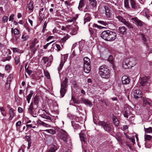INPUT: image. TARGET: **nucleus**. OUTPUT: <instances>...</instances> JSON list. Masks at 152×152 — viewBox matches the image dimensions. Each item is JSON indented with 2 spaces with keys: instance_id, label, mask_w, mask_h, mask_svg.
<instances>
[{
  "instance_id": "55",
  "label": "nucleus",
  "mask_w": 152,
  "mask_h": 152,
  "mask_svg": "<svg viewBox=\"0 0 152 152\" xmlns=\"http://www.w3.org/2000/svg\"><path fill=\"white\" fill-rule=\"evenodd\" d=\"M10 83L7 82L6 83L5 88L6 89H8L10 88Z\"/></svg>"
},
{
  "instance_id": "5",
  "label": "nucleus",
  "mask_w": 152,
  "mask_h": 152,
  "mask_svg": "<svg viewBox=\"0 0 152 152\" xmlns=\"http://www.w3.org/2000/svg\"><path fill=\"white\" fill-rule=\"evenodd\" d=\"M58 137L64 142H66L68 138L67 134L64 131L61 130L58 134Z\"/></svg>"
},
{
  "instance_id": "50",
  "label": "nucleus",
  "mask_w": 152,
  "mask_h": 152,
  "mask_svg": "<svg viewBox=\"0 0 152 152\" xmlns=\"http://www.w3.org/2000/svg\"><path fill=\"white\" fill-rule=\"evenodd\" d=\"M90 19L91 18L89 16L86 17V16L84 19V23H85L89 21Z\"/></svg>"
},
{
  "instance_id": "38",
  "label": "nucleus",
  "mask_w": 152,
  "mask_h": 152,
  "mask_svg": "<svg viewBox=\"0 0 152 152\" xmlns=\"http://www.w3.org/2000/svg\"><path fill=\"white\" fill-rule=\"evenodd\" d=\"M11 32L13 33L15 35L18 34L19 33V30L16 28H15L13 30V28H12Z\"/></svg>"
},
{
  "instance_id": "6",
  "label": "nucleus",
  "mask_w": 152,
  "mask_h": 152,
  "mask_svg": "<svg viewBox=\"0 0 152 152\" xmlns=\"http://www.w3.org/2000/svg\"><path fill=\"white\" fill-rule=\"evenodd\" d=\"M116 17L119 21L123 23L129 28H133V27L132 25L129 22L126 21L122 17L119 15H116Z\"/></svg>"
},
{
  "instance_id": "57",
  "label": "nucleus",
  "mask_w": 152,
  "mask_h": 152,
  "mask_svg": "<svg viewBox=\"0 0 152 152\" xmlns=\"http://www.w3.org/2000/svg\"><path fill=\"white\" fill-rule=\"evenodd\" d=\"M124 116L125 117H126V118H128L129 115V113H127V112L126 111H124Z\"/></svg>"
},
{
  "instance_id": "25",
  "label": "nucleus",
  "mask_w": 152,
  "mask_h": 152,
  "mask_svg": "<svg viewBox=\"0 0 152 152\" xmlns=\"http://www.w3.org/2000/svg\"><path fill=\"white\" fill-rule=\"evenodd\" d=\"M84 65H90V59L87 57L84 58Z\"/></svg>"
},
{
  "instance_id": "24",
  "label": "nucleus",
  "mask_w": 152,
  "mask_h": 152,
  "mask_svg": "<svg viewBox=\"0 0 152 152\" xmlns=\"http://www.w3.org/2000/svg\"><path fill=\"white\" fill-rule=\"evenodd\" d=\"M126 29L124 26L120 27L119 28V32L122 34H124L126 31Z\"/></svg>"
},
{
  "instance_id": "62",
  "label": "nucleus",
  "mask_w": 152,
  "mask_h": 152,
  "mask_svg": "<svg viewBox=\"0 0 152 152\" xmlns=\"http://www.w3.org/2000/svg\"><path fill=\"white\" fill-rule=\"evenodd\" d=\"M21 121H19L17 122L16 124V126L17 127L18 126H20L21 125Z\"/></svg>"
},
{
  "instance_id": "29",
  "label": "nucleus",
  "mask_w": 152,
  "mask_h": 152,
  "mask_svg": "<svg viewBox=\"0 0 152 152\" xmlns=\"http://www.w3.org/2000/svg\"><path fill=\"white\" fill-rule=\"evenodd\" d=\"M33 94V91H30V94H29L27 96V100L28 103L30 102V100L31 98L32 97V95Z\"/></svg>"
},
{
  "instance_id": "48",
  "label": "nucleus",
  "mask_w": 152,
  "mask_h": 152,
  "mask_svg": "<svg viewBox=\"0 0 152 152\" xmlns=\"http://www.w3.org/2000/svg\"><path fill=\"white\" fill-rule=\"evenodd\" d=\"M12 79V75H10L7 77L6 82L10 83Z\"/></svg>"
},
{
  "instance_id": "49",
  "label": "nucleus",
  "mask_w": 152,
  "mask_h": 152,
  "mask_svg": "<svg viewBox=\"0 0 152 152\" xmlns=\"http://www.w3.org/2000/svg\"><path fill=\"white\" fill-rule=\"evenodd\" d=\"M44 75L48 79H49L50 78V75L49 72L47 71H44Z\"/></svg>"
},
{
  "instance_id": "18",
  "label": "nucleus",
  "mask_w": 152,
  "mask_h": 152,
  "mask_svg": "<svg viewBox=\"0 0 152 152\" xmlns=\"http://www.w3.org/2000/svg\"><path fill=\"white\" fill-rule=\"evenodd\" d=\"M132 19L133 20L137 25L138 26H141L143 25L144 23L141 20H139L137 18L135 17L132 18Z\"/></svg>"
},
{
  "instance_id": "32",
  "label": "nucleus",
  "mask_w": 152,
  "mask_h": 152,
  "mask_svg": "<svg viewBox=\"0 0 152 152\" xmlns=\"http://www.w3.org/2000/svg\"><path fill=\"white\" fill-rule=\"evenodd\" d=\"M45 131L48 133L50 134H55L56 133L55 130L52 129H46L45 130Z\"/></svg>"
},
{
  "instance_id": "28",
  "label": "nucleus",
  "mask_w": 152,
  "mask_h": 152,
  "mask_svg": "<svg viewBox=\"0 0 152 152\" xmlns=\"http://www.w3.org/2000/svg\"><path fill=\"white\" fill-rule=\"evenodd\" d=\"M90 4L93 7H96V0H88Z\"/></svg>"
},
{
  "instance_id": "44",
  "label": "nucleus",
  "mask_w": 152,
  "mask_h": 152,
  "mask_svg": "<svg viewBox=\"0 0 152 152\" xmlns=\"http://www.w3.org/2000/svg\"><path fill=\"white\" fill-rule=\"evenodd\" d=\"M77 29L76 27L75 28L73 29L72 31L70 32L71 34L73 35H75L77 33Z\"/></svg>"
},
{
  "instance_id": "17",
  "label": "nucleus",
  "mask_w": 152,
  "mask_h": 152,
  "mask_svg": "<svg viewBox=\"0 0 152 152\" xmlns=\"http://www.w3.org/2000/svg\"><path fill=\"white\" fill-rule=\"evenodd\" d=\"M121 81L122 84L124 85H127L129 84L130 81L129 78L125 75L122 76Z\"/></svg>"
},
{
  "instance_id": "22",
  "label": "nucleus",
  "mask_w": 152,
  "mask_h": 152,
  "mask_svg": "<svg viewBox=\"0 0 152 152\" xmlns=\"http://www.w3.org/2000/svg\"><path fill=\"white\" fill-rule=\"evenodd\" d=\"M91 69L90 65H84V70L87 73L90 72Z\"/></svg>"
},
{
  "instance_id": "61",
  "label": "nucleus",
  "mask_w": 152,
  "mask_h": 152,
  "mask_svg": "<svg viewBox=\"0 0 152 152\" xmlns=\"http://www.w3.org/2000/svg\"><path fill=\"white\" fill-rule=\"evenodd\" d=\"M56 46L57 48V51H59L60 50L61 48V47L60 46V45H59L58 44H56Z\"/></svg>"
},
{
  "instance_id": "52",
  "label": "nucleus",
  "mask_w": 152,
  "mask_h": 152,
  "mask_svg": "<svg viewBox=\"0 0 152 152\" xmlns=\"http://www.w3.org/2000/svg\"><path fill=\"white\" fill-rule=\"evenodd\" d=\"M97 22L99 23L102 24V25H103L105 26H106L107 25H108V23H106L105 22H104L103 21L101 20H98L97 21Z\"/></svg>"
},
{
  "instance_id": "64",
  "label": "nucleus",
  "mask_w": 152,
  "mask_h": 152,
  "mask_svg": "<svg viewBox=\"0 0 152 152\" xmlns=\"http://www.w3.org/2000/svg\"><path fill=\"white\" fill-rule=\"evenodd\" d=\"M60 152H70L68 150L62 149H61Z\"/></svg>"
},
{
  "instance_id": "20",
  "label": "nucleus",
  "mask_w": 152,
  "mask_h": 152,
  "mask_svg": "<svg viewBox=\"0 0 152 152\" xmlns=\"http://www.w3.org/2000/svg\"><path fill=\"white\" fill-rule=\"evenodd\" d=\"M37 122L38 124L43 126L45 127H49L50 126V125L45 123L44 122L41 121L39 119L37 121Z\"/></svg>"
},
{
  "instance_id": "7",
  "label": "nucleus",
  "mask_w": 152,
  "mask_h": 152,
  "mask_svg": "<svg viewBox=\"0 0 152 152\" xmlns=\"http://www.w3.org/2000/svg\"><path fill=\"white\" fill-rule=\"evenodd\" d=\"M132 92L134 96L135 99H137L142 97V95L141 91L137 87L133 88Z\"/></svg>"
},
{
  "instance_id": "53",
  "label": "nucleus",
  "mask_w": 152,
  "mask_h": 152,
  "mask_svg": "<svg viewBox=\"0 0 152 152\" xmlns=\"http://www.w3.org/2000/svg\"><path fill=\"white\" fill-rule=\"evenodd\" d=\"M141 36H142V39L143 42H144L145 43L147 42L146 38L143 34H141Z\"/></svg>"
},
{
  "instance_id": "4",
  "label": "nucleus",
  "mask_w": 152,
  "mask_h": 152,
  "mask_svg": "<svg viewBox=\"0 0 152 152\" xmlns=\"http://www.w3.org/2000/svg\"><path fill=\"white\" fill-rule=\"evenodd\" d=\"M98 125L102 126L105 131L110 132L111 130V127L110 124L104 121H99L98 123Z\"/></svg>"
},
{
  "instance_id": "59",
  "label": "nucleus",
  "mask_w": 152,
  "mask_h": 152,
  "mask_svg": "<svg viewBox=\"0 0 152 152\" xmlns=\"http://www.w3.org/2000/svg\"><path fill=\"white\" fill-rule=\"evenodd\" d=\"M93 27H95V28H99V29L102 28V26H99L97 25V24H94L93 25Z\"/></svg>"
},
{
  "instance_id": "12",
  "label": "nucleus",
  "mask_w": 152,
  "mask_h": 152,
  "mask_svg": "<svg viewBox=\"0 0 152 152\" xmlns=\"http://www.w3.org/2000/svg\"><path fill=\"white\" fill-rule=\"evenodd\" d=\"M116 35L115 32L110 31L107 41H113L116 39Z\"/></svg>"
},
{
  "instance_id": "51",
  "label": "nucleus",
  "mask_w": 152,
  "mask_h": 152,
  "mask_svg": "<svg viewBox=\"0 0 152 152\" xmlns=\"http://www.w3.org/2000/svg\"><path fill=\"white\" fill-rule=\"evenodd\" d=\"M8 18V17L6 16H3L2 20L3 22L6 23L7 21Z\"/></svg>"
},
{
  "instance_id": "42",
  "label": "nucleus",
  "mask_w": 152,
  "mask_h": 152,
  "mask_svg": "<svg viewBox=\"0 0 152 152\" xmlns=\"http://www.w3.org/2000/svg\"><path fill=\"white\" fill-rule=\"evenodd\" d=\"M39 16L40 19L42 20L44 17V15L41 11H39Z\"/></svg>"
},
{
  "instance_id": "2",
  "label": "nucleus",
  "mask_w": 152,
  "mask_h": 152,
  "mask_svg": "<svg viewBox=\"0 0 152 152\" xmlns=\"http://www.w3.org/2000/svg\"><path fill=\"white\" fill-rule=\"evenodd\" d=\"M99 73L100 76L103 78L108 79L110 76V71L107 66L103 65L99 68Z\"/></svg>"
},
{
  "instance_id": "15",
  "label": "nucleus",
  "mask_w": 152,
  "mask_h": 152,
  "mask_svg": "<svg viewBox=\"0 0 152 152\" xmlns=\"http://www.w3.org/2000/svg\"><path fill=\"white\" fill-rule=\"evenodd\" d=\"M15 110H13L12 108L10 107L9 111V114L10 115V117L9 118V121L11 120L15 116Z\"/></svg>"
},
{
  "instance_id": "43",
  "label": "nucleus",
  "mask_w": 152,
  "mask_h": 152,
  "mask_svg": "<svg viewBox=\"0 0 152 152\" xmlns=\"http://www.w3.org/2000/svg\"><path fill=\"white\" fill-rule=\"evenodd\" d=\"M11 69V66L10 65L7 64L5 66V69L8 72H9Z\"/></svg>"
},
{
  "instance_id": "16",
  "label": "nucleus",
  "mask_w": 152,
  "mask_h": 152,
  "mask_svg": "<svg viewBox=\"0 0 152 152\" xmlns=\"http://www.w3.org/2000/svg\"><path fill=\"white\" fill-rule=\"evenodd\" d=\"M143 102L144 104L145 105H149L150 106L149 110L152 111V102L151 100L148 99L143 98Z\"/></svg>"
},
{
  "instance_id": "21",
  "label": "nucleus",
  "mask_w": 152,
  "mask_h": 152,
  "mask_svg": "<svg viewBox=\"0 0 152 152\" xmlns=\"http://www.w3.org/2000/svg\"><path fill=\"white\" fill-rule=\"evenodd\" d=\"M89 30L91 34V36L92 37H94L96 36V30L94 29L90 28H89Z\"/></svg>"
},
{
  "instance_id": "36",
  "label": "nucleus",
  "mask_w": 152,
  "mask_h": 152,
  "mask_svg": "<svg viewBox=\"0 0 152 152\" xmlns=\"http://www.w3.org/2000/svg\"><path fill=\"white\" fill-rule=\"evenodd\" d=\"M125 109L127 110H129V112H131L133 110V109L131 106L128 105H126L124 107Z\"/></svg>"
},
{
  "instance_id": "19",
  "label": "nucleus",
  "mask_w": 152,
  "mask_h": 152,
  "mask_svg": "<svg viewBox=\"0 0 152 152\" xmlns=\"http://www.w3.org/2000/svg\"><path fill=\"white\" fill-rule=\"evenodd\" d=\"M57 149V147L56 145H52L51 146L50 148L47 150L46 152H55Z\"/></svg>"
},
{
  "instance_id": "31",
  "label": "nucleus",
  "mask_w": 152,
  "mask_h": 152,
  "mask_svg": "<svg viewBox=\"0 0 152 152\" xmlns=\"http://www.w3.org/2000/svg\"><path fill=\"white\" fill-rule=\"evenodd\" d=\"M80 137L81 141L83 142L84 143L86 142V138L84 137V135L82 133H80Z\"/></svg>"
},
{
  "instance_id": "1",
  "label": "nucleus",
  "mask_w": 152,
  "mask_h": 152,
  "mask_svg": "<svg viewBox=\"0 0 152 152\" xmlns=\"http://www.w3.org/2000/svg\"><path fill=\"white\" fill-rule=\"evenodd\" d=\"M137 63V60L134 58H130L126 59L123 64V67L126 69L131 68L136 65Z\"/></svg>"
},
{
  "instance_id": "11",
  "label": "nucleus",
  "mask_w": 152,
  "mask_h": 152,
  "mask_svg": "<svg viewBox=\"0 0 152 152\" xmlns=\"http://www.w3.org/2000/svg\"><path fill=\"white\" fill-rule=\"evenodd\" d=\"M149 78V76H144L141 78L139 81L140 85L142 86H145Z\"/></svg>"
},
{
  "instance_id": "35",
  "label": "nucleus",
  "mask_w": 152,
  "mask_h": 152,
  "mask_svg": "<svg viewBox=\"0 0 152 152\" xmlns=\"http://www.w3.org/2000/svg\"><path fill=\"white\" fill-rule=\"evenodd\" d=\"M104 8L105 9V13L106 16L108 17H109L110 15V14L108 8L105 7Z\"/></svg>"
},
{
  "instance_id": "40",
  "label": "nucleus",
  "mask_w": 152,
  "mask_h": 152,
  "mask_svg": "<svg viewBox=\"0 0 152 152\" xmlns=\"http://www.w3.org/2000/svg\"><path fill=\"white\" fill-rule=\"evenodd\" d=\"M40 116L42 118L51 121V118L50 116H48L45 114H41Z\"/></svg>"
},
{
  "instance_id": "41",
  "label": "nucleus",
  "mask_w": 152,
  "mask_h": 152,
  "mask_svg": "<svg viewBox=\"0 0 152 152\" xmlns=\"http://www.w3.org/2000/svg\"><path fill=\"white\" fill-rule=\"evenodd\" d=\"M28 9L29 10H32L33 9V3L30 2L28 4Z\"/></svg>"
},
{
  "instance_id": "54",
  "label": "nucleus",
  "mask_w": 152,
  "mask_h": 152,
  "mask_svg": "<svg viewBox=\"0 0 152 152\" xmlns=\"http://www.w3.org/2000/svg\"><path fill=\"white\" fill-rule=\"evenodd\" d=\"M42 60H43L45 64H46L48 60V58L47 57H43L42 58Z\"/></svg>"
},
{
  "instance_id": "10",
  "label": "nucleus",
  "mask_w": 152,
  "mask_h": 152,
  "mask_svg": "<svg viewBox=\"0 0 152 152\" xmlns=\"http://www.w3.org/2000/svg\"><path fill=\"white\" fill-rule=\"evenodd\" d=\"M68 58V55L67 54H65L63 56V59L61 60L59 66L58 68V72H59L62 69V67L65 61H66Z\"/></svg>"
},
{
  "instance_id": "45",
  "label": "nucleus",
  "mask_w": 152,
  "mask_h": 152,
  "mask_svg": "<svg viewBox=\"0 0 152 152\" xmlns=\"http://www.w3.org/2000/svg\"><path fill=\"white\" fill-rule=\"evenodd\" d=\"M20 57L19 56H16L15 58V62L16 64H18L20 62Z\"/></svg>"
},
{
  "instance_id": "39",
  "label": "nucleus",
  "mask_w": 152,
  "mask_h": 152,
  "mask_svg": "<svg viewBox=\"0 0 152 152\" xmlns=\"http://www.w3.org/2000/svg\"><path fill=\"white\" fill-rule=\"evenodd\" d=\"M34 102L35 105H37L39 102L38 97L37 96H35L34 98Z\"/></svg>"
},
{
  "instance_id": "23",
  "label": "nucleus",
  "mask_w": 152,
  "mask_h": 152,
  "mask_svg": "<svg viewBox=\"0 0 152 152\" xmlns=\"http://www.w3.org/2000/svg\"><path fill=\"white\" fill-rule=\"evenodd\" d=\"M85 4V2H84V0H80L79 5L78 7V9L80 10H82V8L84 6Z\"/></svg>"
},
{
  "instance_id": "3",
  "label": "nucleus",
  "mask_w": 152,
  "mask_h": 152,
  "mask_svg": "<svg viewBox=\"0 0 152 152\" xmlns=\"http://www.w3.org/2000/svg\"><path fill=\"white\" fill-rule=\"evenodd\" d=\"M67 79L66 78H65L64 80L63 81L61 84L60 93L61 97H63L64 96L67 91Z\"/></svg>"
},
{
  "instance_id": "56",
  "label": "nucleus",
  "mask_w": 152,
  "mask_h": 152,
  "mask_svg": "<svg viewBox=\"0 0 152 152\" xmlns=\"http://www.w3.org/2000/svg\"><path fill=\"white\" fill-rule=\"evenodd\" d=\"M76 19H77V18L74 17L72 19H71L68 20L67 21V22H72L74 21H75V20H76Z\"/></svg>"
},
{
  "instance_id": "8",
  "label": "nucleus",
  "mask_w": 152,
  "mask_h": 152,
  "mask_svg": "<svg viewBox=\"0 0 152 152\" xmlns=\"http://www.w3.org/2000/svg\"><path fill=\"white\" fill-rule=\"evenodd\" d=\"M131 4L132 7L133 9H135L136 7V4L134 0H129ZM124 6L127 9L129 8V0H124Z\"/></svg>"
},
{
  "instance_id": "13",
  "label": "nucleus",
  "mask_w": 152,
  "mask_h": 152,
  "mask_svg": "<svg viewBox=\"0 0 152 152\" xmlns=\"http://www.w3.org/2000/svg\"><path fill=\"white\" fill-rule=\"evenodd\" d=\"M110 31L108 30L102 32L101 34V37L103 39L107 41Z\"/></svg>"
},
{
  "instance_id": "58",
  "label": "nucleus",
  "mask_w": 152,
  "mask_h": 152,
  "mask_svg": "<svg viewBox=\"0 0 152 152\" xmlns=\"http://www.w3.org/2000/svg\"><path fill=\"white\" fill-rule=\"evenodd\" d=\"M54 42V41H53L49 43H47L46 45H45L44 46V49H46L48 47V46L50 44H51L52 43Z\"/></svg>"
},
{
  "instance_id": "30",
  "label": "nucleus",
  "mask_w": 152,
  "mask_h": 152,
  "mask_svg": "<svg viewBox=\"0 0 152 152\" xmlns=\"http://www.w3.org/2000/svg\"><path fill=\"white\" fill-rule=\"evenodd\" d=\"M0 110L1 114L3 116H6L7 113L5 111V109L3 107H0Z\"/></svg>"
},
{
  "instance_id": "60",
  "label": "nucleus",
  "mask_w": 152,
  "mask_h": 152,
  "mask_svg": "<svg viewBox=\"0 0 152 152\" xmlns=\"http://www.w3.org/2000/svg\"><path fill=\"white\" fill-rule=\"evenodd\" d=\"M131 141L133 143V144H134L135 143L134 142V137H132L129 138Z\"/></svg>"
},
{
  "instance_id": "46",
  "label": "nucleus",
  "mask_w": 152,
  "mask_h": 152,
  "mask_svg": "<svg viewBox=\"0 0 152 152\" xmlns=\"http://www.w3.org/2000/svg\"><path fill=\"white\" fill-rule=\"evenodd\" d=\"M29 36L28 35L23 34L22 37V39L23 41H24L28 39Z\"/></svg>"
},
{
  "instance_id": "37",
  "label": "nucleus",
  "mask_w": 152,
  "mask_h": 152,
  "mask_svg": "<svg viewBox=\"0 0 152 152\" xmlns=\"http://www.w3.org/2000/svg\"><path fill=\"white\" fill-rule=\"evenodd\" d=\"M152 138V136L149 135H145L144 138L145 140H150Z\"/></svg>"
},
{
  "instance_id": "26",
  "label": "nucleus",
  "mask_w": 152,
  "mask_h": 152,
  "mask_svg": "<svg viewBox=\"0 0 152 152\" xmlns=\"http://www.w3.org/2000/svg\"><path fill=\"white\" fill-rule=\"evenodd\" d=\"M113 120L114 124L115 125V126H117L119 124V121L116 117L113 116Z\"/></svg>"
},
{
  "instance_id": "34",
  "label": "nucleus",
  "mask_w": 152,
  "mask_h": 152,
  "mask_svg": "<svg viewBox=\"0 0 152 152\" xmlns=\"http://www.w3.org/2000/svg\"><path fill=\"white\" fill-rule=\"evenodd\" d=\"M143 13H145V15L147 18H148L149 17V11L147 9H145L143 11Z\"/></svg>"
},
{
  "instance_id": "14",
  "label": "nucleus",
  "mask_w": 152,
  "mask_h": 152,
  "mask_svg": "<svg viewBox=\"0 0 152 152\" xmlns=\"http://www.w3.org/2000/svg\"><path fill=\"white\" fill-rule=\"evenodd\" d=\"M38 43V41L37 39H35L31 42V44L30 46V48L31 50L34 52L37 50L34 47L35 45Z\"/></svg>"
},
{
  "instance_id": "63",
  "label": "nucleus",
  "mask_w": 152,
  "mask_h": 152,
  "mask_svg": "<svg viewBox=\"0 0 152 152\" xmlns=\"http://www.w3.org/2000/svg\"><path fill=\"white\" fill-rule=\"evenodd\" d=\"M116 139L118 141L121 142V137L120 136H117L116 137Z\"/></svg>"
},
{
  "instance_id": "27",
  "label": "nucleus",
  "mask_w": 152,
  "mask_h": 152,
  "mask_svg": "<svg viewBox=\"0 0 152 152\" xmlns=\"http://www.w3.org/2000/svg\"><path fill=\"white\" fill-rule=\"evenodd\" d=\"M82 102L83 103L88 105L89 107H91L92 105L91 102L87 99H83L82 100Z\"/></svg>"
},
{
  "instance_id": "47",
  "label": "nucleus",
  "mask_w": 152,
  "mask_h": 152,
  "mask_svg": "<svg viewBox=\"0 0 152 152\" xmlns=\"http://www.w3.org/2000/svg\"><path fill=\"white\" fill-rule=\"evenodd\" d=\"M69 38V37L68 35L65 36L64 38L61 39L60 40L61 42H65Z\"/></svg>"
},
{
  "instance_id": "9",
  "label": "nucleus",
  "mask_w": 152,
  "mask_h": 152,
  "mask_svg": "<svg viewBox=\"0 0 152 152\" xmlns=\"http://www.w3.org/2000/svg\"><path fill=\"white\" fill-rule=\"evenodd\" d=\"M33 104L32 102H31L28 108V111L32 115L33 117H37L36 114H34L36 109L33 108Z\"/></svg>"
},
{
  "instance_id": "33",
  "label": "nucleus",
  "mask_w": 152,
  "mask_h": 152,
  "mask_svg": "<svg viewBox=\"0 0 152 152\" xmlns=\"http://www.w3.org/2000/svg\"><path fill=\"white\" fill-rule=\"evenodd\" d=\"M144 129L145 132L148 133H152V128L151 127H149L147 128L144 127Z\"/></svg>"
}]
</instances>
